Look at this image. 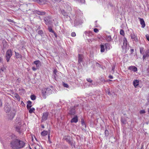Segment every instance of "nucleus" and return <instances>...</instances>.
Here are the masks:
<instances>
[{"mask_svg": "<svg viewBox=\"0 0 149 149\" xmlns=\"http://www.w3.org/2000/svg\"><path fill=\"white\" fill-rule=\"evenodd\" d=\"M40 5H44L47 4L49 5V2L47 0H34Z\"/></svg>", "mask_w": 149, "mask_h": 149, "instance_id": "nucleus-7", "label": "nucleus"}, {"mask_svg": "<svg viewBox=\"0 0 149 149\" xmlns=\"http://www.w3.org/2000/svg\"><path fill=\"white\" fill-rule=\"evenodd\" d=\"M146 112L144 110H141L140 111V114H143L145 113Z\"/></svg>", "mask_w": 149, "mask_h": 149, "instance_id": "nucleus-43", "label": "nucleus"}, {"mask_svg": "<svg viewBox=\"0 0 149 149\" xmlns=\"http://www.w3.org/2000/svg\"><path fill=\"white\" fill-rule=\"evenodd\" d=\"M63 139L65 140L68 143L71 145L73 148H75V142L72 140V137L68 135H66L64 136Z\"/></svg>", "mask_w": 149, "mask_h": 149, "instance_id": "nucleus-1", "label": "nucleus"}, {"mask_svg": "<svg viewBox=\"0 0 149 149\" xmlns=\"http://www.w3.org/2000/svg\"><path fill=\"white\" fill-rule=\"evenodd\" d=\"M100 52H104L105 51V45L104 44H101L100 45Z\"/></svg>", "mask_w": 149, "mask_h": 149, "instance_id": "nucleus-24", "label": "nucleus"}, {"mask_svg": "<svg viewBox=\"0 0 149 149\" xmlns=\"http://www.w3.org/2000/svg\"><path fill=\"white\" fill-rule=\"evenodd\" d=\"M48 30L50 32L52 33H54V31L53 30L52 28L50 26H49L48 27Z\"/></svg>", "mask_w": 149, "mask_h": 149, "instance_id": "nucleus-39", "label": "nucleus"}, {"mask_svg": "<svg viewBox=\"0 0 149 149\" xmlns=\"http://www.w3.org/2000/svg\"><path fill=\"white\" fill-rule=\"evenodd\" d=\"M120 34L123 36L124 35V32L123 30H121L120 31Z\"/></svg>", "mask_w": 149, "mask_h": 149, "instance_id": "nucleus-42", "label": "nucleus"}, {"mask_svg": "<svg viewBox=\"0 0 149 149\" xmlns=\"http://www.w3.org/2000/svg\"><path fill=\"white\" fill-rule=\"evenodd\" d=\"M109 77L110 79H112L113 78V77L111 75H109Z\"/></svg>", "mask_w": 149, "mask_h": 149, "instance_id": "nucleus-59", "label": "nucleus"}, {"mask_svg": "<svg viewBox=\"0 0 149 149\" xmlns=\"http://www.w3.org/2000/svg\"><path fill=\"white\" fill-rule=\"evenodd\" d=\"M15 52L16 57L17 58H20L21 57V55L20 54H19V53H17Z\"/></svg>", "mask_w": 149, "mask_h": 149, "instance_id": "nucleus-32", "label": "nucleus"}, {"mask_svg": "<svg viewBox=\"0 0 149 149\" xmlns=\"http://www.w3.org/2000/svg\"><path fill=\"white\" fill-rule=\"evenodd\" d=\"M14 115L13 114L12 115V116L11 117H10V119H12L14 117Z\"/></svg>", "mask_w": 149, "mask_h": 149, "instance_id": "nucleus-61", "label": "nucleus"}, {"mask_svg": "<svg viewBox=\"0 0 149 149\" xmlns=\"http://www.w3.org/2000/svg\"><path fill=\"white\" fill-rule=\"evenodd\" d=\"M12 55V52L11 49L8 50L6 53V59L7 62L9 61L10 58Z\"/></svg>", "mask_w": 149, "mask_h": 149, "instance_id": "nucleus-5", "label": "nucleus"}, {"mask_svg": "<svg viewBox=\"0 0 149 149\" xmlns=\"http://www.w3.org/2000/svg\"><path fill=\"white\" fill-rule=\"evenodd\" d=\"M115 68V66L114 65H113L112 68V70L113 71V72H114V70Z\"/></svg>", "mask_w": 149, "mask_h": 149, "instance_id": "nucleus-52", "label": "nucleus"}, {"mask_svg": "<svg viewBox=\"0 0 149 149\" xmlns=\"http://www.w3.org/2000/svg\"><path fill=\"white\" fill-rule=\"evenodd\" d=\"M16 131L18 132L20 134L21 133V131L20 130V127L18 126L16 127Z\"/></svg>", "mask_w": 149, "mask_h": 149, "instance_id": "nucleus-31", "label": "nucleus"}, {"mask_svg": "<svg viewBox=\"0 0 149 149\" xmlns=\"http://www.w3.org/2000/svg\"><path fill=\"white\" fill-rule=\"evenodd\" d=\"M4 68H3L2 67L0 68V73H1L2 72H3L4 71Z\"/></svg>", "mask_w": 149, "mask_h": 149, "instance_id": "nucleus-46", "label": "nucleus"}, {"mask_svg": "<svg viewBox=\"0 0 149 149\" xmlns=\"http://www.w3.org/2000/svg\"><path fill=\"white\" fill-rule=\"evenodd\" d=\"M147 100L148 101V102L147 103V104H149V96L147 98Z\"/></svg>", "mask_w": 149, "mask_h": 149, "instance_id": "nucleus-55", "label": "nucleus"}, {"mask_svg": "<svg viewBox=\"0 0 149 149\" xmlns=\"http://www.w3.org/2000/svg\"><path fill=\"white\" fill-rule=\"evenodd\" d=\"M47 131L44 130L41 133V134L42 136H45L47 134Z\"/></svg>", "mask_w": 149, "mask_h": 149, "instance_id": "nucleus-29", "label": "nucleus"}, {"mask_svg": "<svg viewBox=\"0 0 149 149\" xmlns=\"http://www.w3.org/2000/svg\"><path fill=\"white\" fill-rule=\"evenodd\" d=\"M74 23L75 24H76V25H78L79 23H78L77 22V20H75L74 21Z\"/></svg>", "mask_w": 149, "mask_h": 149, "instance_id": "nucleus-56", "label": "nucleus"}, {"mask_svg": "<svg viewBox=\"0 0 149 149\" xmlns=\"http://www.w3.org/2000/svg\"><path fill=\"white\" fill-rule=\"evenodd\" d=\"M147 39L149 41V35H146V36Z\"/></svg>", "mask_w": 149, "mask_h": 149, "instance_id": "nucleus-51", "label": "nucleus"}, {"mask_svg": "<svg viewBox=\"0 0 149 149\" xmlns=\"http://www.w3.org/2000/svg\"><path fill=\"white\" fill-rule=\"evenodd\" d=\"M127 39L125 38H124L123 39V45L122 47V48L123 49H125L127 47Z\"/></svg>", "mask_w": 149, "mask_h": 149, "instance_id": "nucleus-18", "label": "nucleus"}, {"mask_svg": "<svg viewBox=\"0 0 149 149\" xmlns=\"http://www.w3.org/2000/svg\"><path fill=\"white\" fill-rule=\"evenodd\" d=\"M31 99L32 100H34L36 99V96L34 95H31Z\"/></svg>", "mask_w": 149, "mask_h": 149, "instance_id": "nucleus-37", "label": "nucleus"}, {"mask_svg": "<svg viewBox=\"0 0 149 149\" xmlns=\"http://www.w3.org/2000/svg\"><path fill=\"white\" fill-rule=\"evenodd\" d=\"M27 109H30L32 107V103L30 101H28L27 102Z\"/></svg>", "mask_w": 149, "mask_h": 149, "instance_id": "nucleus-25", "label": "nucleus"}, {"mask_svg": "<svg viewBox=\"0 0 149 149\" xmlns=\"http://www.w3.org/2000/svg\"><path fill=\"white\" fill-rule=\"evenodd\" d=\"M94 31L95 33H97L99 31V30L95 28L94 29Z\"/></svg>", "mask_w": 149, "mask_h": 149, "instance_id": "nucleus-48", "label": "nucleus"}, {"mask_svg": "<svg viewBox=\"0 0 149 149\" xmlns=\"http://www.w3.org/2000/svg\"><path fill=\"white\" fill-rule=\"evenodd\" d=\"M144 48L143 47H140V53L141 54H143L144 53Z\"/></svg>", "mask_w": 149, "mask_h": 149, "instance_id": "nucleus-33", "label": "nucleus"}, {"mask_svg": "<svg viewBox=\"0 0 149 149\" xmlns=\"http://www.w3.org/2000/svg\"><path fill=\"white\" fill-rule=\"evenodd\" d=\"M131 50L132 52H134V50L133 49H131Z\"/></svg>", "mask_w": 149, "mask_h": 149, "instance_id": "nucleus-64", "label": "nucleus"}, {"mask_svg": "<svg viewBox=\"0 0 149 149\" xmlns=\"http://www.w3.org/2000/svg\"><path fill=\"white\" fill-rule=\"evenodd\" d=\"M61 13L64 17L65 18H67L68 17V15L67 13L64 10H61Z\"/></svg>", "mask_w": 149, "mask_h": 149, "instance_id": "nucleus-17", "label": "nucleus"}, {"mask_svg": "<svg viewBox=\"0 0 149 149\" xmlns=\"http://www.w3.org/2000/svg\"><path fill=\"white\" fill-rule=\"evenodd\" d=\"M130 34L131 38L132 41H134L136 42L138 41V38L136 33L132 31V32H130Z\"/></svg>", "mask_w": 149, "mask_h": 149, "instance_id": "nucleus-3", "label": "nucleus"}, {"mask_svg": "<svg viewBox=\"0 0 149 149\" xmlns=\"http://www.w3.org/2000/svg\"><path fill=\"white\" fill-rule=\"evenodd\" d=\"M63 5L65 8L66 9L68 12H70L72 11V8L70 3L68 2L64 3L63 4Z\"/></svg>", "mask_w": 149, "mask_h": 149, "instance_id": "nucleus-6", "label": "nucleus"}, {"mask_svg": "<svg viewBox=\"0 0 149 149\" xmlns=\"http://www.w3.org/2000/svg\"><path fill=\"white\" fill-rule=\"evenodd\" d=\"M105 136L106 137H107L109 134V131L107 130H106L104 132Z\"/></svg>", "mask_w": 149, "mask_h": 149, "instance_id": "nucleus-35", "label": "nucleus"}, {"mask_svg": "<svg viewBox=\"0 0 149 149\" xmlns=\"http://www.w3.org/2000/svg\"><path fill=\"white\" fill-rule=\"evenodd\" d=\"M44 19L45 21V24L47 25H49L52 23L51 19L49 17H45Z\"/></svg>", "mask_w": 149, "mask_h": 149, "instance_id": "nucleus-11", "label": "nucleus"}, {"mask_svg": "<svg viewBox=\"0 0 149 149\" xmlns=\"http://www.w3.org/2000/svg\"><path fill=\"white\" fill-rule=\"evenodd\" d=\"M43 33V31L42 30H40L38 31V34L40 35H42Z\"/></svg>", "mask_w": 149, "mask_h": 149, "instance_id": "nucleus-41", "label": "nucleus"}, {"mask_svg": "<svg viewBox=\"0 0 149 149\" xmlns=\"http://www.w3.org/2000/svg\"><path fill=\"white\" fill-rule=\"evenodd\" d=\"M28 109L29 110V113H32L33 111L35 110V109L33 107L31 108H30Z\"/></svg>", "mask_w": 149, "mask_h": 149, "instance_id": "nucleus-34", "label": "nucleus"}, {"mask_svg": "<svg viewBox=\"0 0 149 149\" xmlns=\"http://www.w3.org/2000/svg\"><path fill=\"white\" fill-rule=\"evenodd\" d=\"M8 22H14V21L12 19H8Z\"/></svg>", "mask_w": 149, "mask_h": 149, "instance_id": "nucleus-58", "label": "nucleus"}, {"mask_svg": "<svg viewBox=\"0 0 149 149\" xmlns=\"http://www.w3.org/2000/svg\"><path fill=\"white\" fill-rule=\"evenodd\" d=\"M121 122L122 124L124 125L127 123V120L125 118L122 117L121 119Z\"/></svg>", "mask_w": 149, "mask_h": 149, "instance_id": "nucleus-23", "label": "nucleus"}, {"mask_svg": "<svg viewBox=\"0 0 149 149\" xmlns=\"http://www.w3.org/2000/svg\"><path fill=\"white\" fill-rule=\"evenodd\" d=\"M37 69V68H36L34 67H33L32 68V69L33 71H35Z\"/></svg>", "mask_w": 149, "mask_h": 149, "instance_id": "nucleus-57", "label": "nucleus"}, {"mask_svg": "<svg viewBox=\"0 0 149 149\" xmlns=\"http://www.w3.org/2000/svg\"><path fill=\"white\" fill-rule=\"evenodd\" d=\"M139 81L138 80H136L133 81V84L135 87H136L139 85Z\"/></svg>", "mask_w": 149, "mask_h": 149, "instance_id": "nucleus-26", "label": "nucleus"}, {"mask_svg": "<svg viewBox=\"0 0 149 149\" xmlns=\"http://www.w3.org/2000/svg\"><path fill=\"white\" fill-rule=\"evenodd\" d=\"M41 127L42 128H44L45 127H44V125H41Z\"/></svg>", "mask_w": 149, "mask_h": 149, "instance_id": "nucleus-63", "label": "nucleus"}, {"mask_svg": "<svg viewBox=\"0 0 149 149\" xmlns=\"http://www.w3.org/2000/svg\"><path fill=\"white\" fill-rule=\"evenodd\" d=\"M2 102L1 100L0 99V108L2 107Z\"/></svg>", "mask_w": 149, "mask_h": 149, "instance_id": "nucleus-53", "label": "nucleus"}, {"mask_svg": "<svg viewBox=\"0 0 149 149\" xmlns=\"http://www.w3.org/2000/svg\"><path fill=\"white\" fill-rule=\"evenodd\" d=\"M81 122L82 124V125L85 128H86V126L84 122V120L82 119Z\"/></svg>", "mask_w": 149, "mask_h": 149, "instance_id": "nucleus-30", "label": "nucleus"}, {"mask_svg": "<svg viewBox=\"0 0 149 149\" xmlns=\"http://www.w3.org/2000/svg\"><path fill=\"white\" fill-rule=\"evenodd\" d=\"M68 114L70 116H74L76 113L74 107H70L68 109Z\"/></svg>", "mask_w": 149, "mask_h": 149, "instance_id": "nucleus-9", "label": "nucleus"}, {"mask_svg": "<svg viewBox=\"0 0 149 149\" xmlns=\"http://www.w3.org/2000/svg\"><path fill=\"white\" fill-rule=\"evenodd\" d=\"M57 71L56 69H54L53 70V73L55 74H56L57 73Z\"/></svg>", "mask_w": 149, "mask_h": 149, "instance_id": "nucleus-49", "label": "nucleus"}, {"mask_svg": "<svg viewBox=\"0 0 149 149\" xmlns=\"http://www.w3.org/2000/svg\"><path fill=\"white\" fill-rule=\"evenodd\" d=\"M34 148L35 149H39L40 146L38 145L34 147Z\"/></svg>", "mask_w": 149, "mask_h": 149, "instance_id": "nucleus-50", "label": "nucleus"}, {"mask_svg": "<svg viewBox=\"0 0 149 149\" xmlns=\"http://www.w3.org/2000/svg\"><path fill=\"white\" fill-rule=\"evenodd\" d=\"M149 56V49L146 50L145 54H143V60H144L146 58L148 57Z\"/></svg>", "mask_w": 149, "mask_h": 149, "instance_id": "nucleus-14", "label": "nucleus"}, {"mask_svg": "<svg viewBox=\"0 0 149 149\" xmlns=\"http://www.w3.org/2000/svg\"><path fill=\"white\" fill-rule=\"evenodd\" d=\"M91 32L90 31H85L84 33L85 34L86 37V38L87 36H90V34L91 33Z\"/></svg>", "mask_w": 149, "mask_h": 149, "instance_id": "nucleus-28", "label": "nucleus"}, {"mask_svg": "<svg viewBox=\"0 0 149 149\" xmlns=\"http://www.w3.org/2000/svg\"><path fill=\"white\" fill-rule=\"evenodd\" d=\"M76 35V33L74 32H73L71 33V36L72 37H75Z\"/></svg>", "mask_w": 149, "mask_h": 149, "instance_id": "nucleus-47", "label": "nucleus"}, {"mask_svg": "<svg viewBox=\"0 0 149 149\" xmlns=\"http://www.w3.org/2000/svg\"><path fill=\"white\" fill-rule=\"evenodd\" d=\"M14 97L17 99L19 100L20 99L19 95L18 94L15 93L14 94Z\"/></svg>", "mask_w": 149, "mask_h": 149, "instance_id": "nucleus-36", "label": "nucleus"}, {"mask_svg": "<svg viewBox=\"0 0 149 149\" xmlns=\"http://www.w3.org/2000/svg\"><path fill=\"white\" fill-rule=\"evenodd\" d=\"M17 142L18 149L23 148L24 147L25 144L23 141L17 139Z\"/></svg>", "mask_w": 149, "mask_h": 149, "instance_id": "nucleus-10", "label": "nucleus"}, {"mask_svg": "<svg viewBox=\"0 0 149 149\" xmlns=\"http://www.w3.org/2000/svg\"><path fill=\"white\" fill-rule=\"evenodd\" d=\"M101 80H102V81H105V80L104 79L102 78L101 79Z\"/></svg>", "mask_w": 149, "mask_h": 149, "instance_id": "nucleus-62", "label": "nucleus"}, {"mask_svg": "<svg viewBox=\"0 0 149 149\" xmlns=\"http://www.w3.org/2000/svg\"><path fill=\"white\" fill-rule=\"evenodd\" d=\"M141 24V27L143 28H144L146 26V24L143 19L139 18Z\"/></svg>", "mask_w": 149, "mask_h": 149, "instance_id": "nucleus-15", "label": "nucleus"}, {"mask_svg": "<svg viewBox=\"0 0 149 149\" xmlns=\"http://www.w3.org/2000/svg\"><path fill=\"white\" fill-rule=\"evenodd\" d=\"M106 39L107 41L108 42H110L112 40L110 35L107 36Z\"/></svg>", "mask_w": 149, "mask_h": 149, "instance_id": "nucleus-27", "label": "nucleus"}, {"mask_svg": "<svg viewBox=\"0 0 149 149\" xmlns=\"http://www.w3.org/2000/svg\"><path fill=\"white\" fill-rule=\"evenodd\" d=\"M17 139L12 141L10 143L11 147L13 149H18Z\"/></svg>", "mask_w": 149, "mask_h": 149, "instance_id": "nucleus-4", "label": "nucleus"}, {"mask_svg": "<svg viewBox=\"0 0 149 149\" xmlns=\"http://www.w3.org/2000/svg\"><path fill=\"white\" fill-rule=\"evenodd\" d=\"M34 13L35 14H37L38 15H45V13L42 11H40L38 10H36L34 11Z\"/></svg>", "mask_w": 149, "mask_h": 149, "instance_id": "nucleus-16", "label": "nucleus"}, {"mask_svg": "<svg viewBox=\"0 0 149 149\" xmlns=\"http://www.w3.org/2000/svg\"><path fill=\"white\" fill-rule=\"evenodd\" d=\"M63 85L64 87H66V88H68V85L66 83H65L64 82L63 83Z\"/></svg>", "mask_w": 149, "mask_h": 149, "instance_id": "nucleus-40", "label": "nucleus"}, {"mask_svg": "<svg viewBox=\"0 0 149 149\" xmlns=\"http://www.w3.org/2000/svg\"><path fill=\"white\" fill-rule=\"evenodd\" d=\"M86 80H87V81L89 82H91L93 81L92 80H91V78H87V79Z\"/></svg>", "mask_w": 149, "mask_h": 149, "instance_id": "nucleus-45", "label": "nucleus"}, {"mask_svg": "<svg viewBox=\"0 0 149 149\" xmlns=\"http://www.w3.org/2000/svg\"><path fill=\"white\" fill-rule=\"evenodd\" d=\"M4 108L5 111L6 113L9 112L10 110V107L8 103L5 104Z\"/></svg>", "mask_w": 149, "mask_h": 149, "instance_id": "nucleus-12", "label": "nucleus"}, {"mask_svg": "<svg viewBox=\"0 0 149 149\" xmlns=\"http://www.w3.org/2000/svg\"><path fill=\"white\" fill-rule=\"evenodd\" d=\"M50 134H48V141H49V143H52V142L50 141Z\"/></svg>", "mask_w": 149, "mask_h": 149, "instance_id": "nucleus-44", "label": "nucleus"}, {"mask_svg": "<svg viewBox=\"0 0 149 149\" xmlns=\"http://www.w3.org/2000/svg\"><path fill=\"white\" fill-rule=\"evenodd\" d=\"M84 57L82 54H79L78 56V63L79 64L81 65V63L83 64Z\"/></svg>", "mask_w": 149, "mask_h": 149, "instance_id": "nucleus-8", "label": "nucleus"}, {"mask_svg": "<svg viewBox=\"0 0 149 149\" xmlns=\"http://www.w3.org/2000/svg\"><path fill=\"white\" fill-rule=\"evenodd\" d=\"M52 90L49 88H44L42 90V95L44 99L46 98L47 96L52 93Z\"/></svg>", "mask_w": 149, "mask_h": 149, "instance_id": "nucleus-2", "label": "nucleus"}, {"mask_svg": "<svg viewBox=\"0 0 149 149\" xmlns=\"http://www.w3.org/2000/svg\"><path fill=\"white\" fill-rule=\"evenodd\" d=\"M78 117L77 116H76L71 119V122L76 123L78 122Z\"/></svg>", "mask_w": 149, "mask_h": 149, "instance_id": "nucleus-22", "label": "nucleus"}, {"mask_svg": "<svg viewBox=\"0 0 149 149\" xmlns=\"http://www.w3.org/2000/svg\"><path fill=\"white\" fill-rule=\"evenodd\" d=\"M105 45L106 50L108 51L112 48V46L110 44L108 43H106L104 44Z\"/></svg>", "mask_w": 149, "mask_h": 149, "instance_id": "nucleus-19", "label": "nucleus"}, {"mask_svg": "<svg viewBox=\"0 0 149 149\" xmlns=\"http://www.w3.org/2000/svg\"><path fill=\"white\" fill-rule=\"evenodd\" d=\"M75 1H77L79 2H80L82 4L84 3L85 1V0H74Z\"/></svg>", "mask_w": 149, "mask_h": 149, "instance_id": "nucleus-38", "label": "nucleus"}, {"mask_svg": "<svg viewBox=\"0 0 149 149\" xmlns=\"http://www.w3.org/2000/svg\"><path fill=\"white\" fill-rule=\"evenodd\" d=\"M3 58H2L0 57V63L1 62L3 61Z\"/></svg>", "mask_w": 149, "mask_h": 149, "instance_id": "nucleus-60", "label": "nucleus"}, {"mask_svg": "<svg viewBox=\"0 0 149 149\" xmlns=\"http://www.w3.org/2000/svg\"><path fill=\"white\" fill-rule=\"evenodd\" d=\"M96 65L97 67H101V66L98 63H96Z\"/></svg>", "mask_w": 149, "mask_h": 149, "instance_id": "nucleus-54", "label": "nucleus"}, {"mask_svg": "<svg viewBox=\"0 0 149 149\" xmlns=\"http://www.w3.org/2000/svg\"><path fill=\"white\" fill-rule=\"evenodd\" d=\"M48 113L47 112H45L43 113L42 120V121L46 120L47 119Z\"/></svg>", "mask_w": 149, "mask_h": 149, "instance_id": "nucleus-13", "label": "nucleus"}, {"mask_svg": "<svg viewBox=\"0 0 149 149\" xmlns=\"http://www.w3.org/2000/svg\"><path fill=\"white\" fill-rule=\"evenodd\" d=\"M128 69L131 70V71H133L134 72H136L137 71V68L136 67L133 66H131L129 67Z\"/></svg>", "mask_w": 149, "mask_h": 149, "instance_id": "nucleus-21", "label": "nucleus"}, {"mask_svg": "<svg viewBox=\"0 0 149 149\" xmlns=\"http://www.w3.org/2000/svg\"><path fill=\"white\" fill-rule=\"evenodd\" d=\"M34 63L36 65L37 68H39L41 65V63L39 61H34Z\"/></svg>", "mask_w": 149, "mask_h": 149, "instance_id": "nucleus-20", "label": "nucleus"}]
</instances>
